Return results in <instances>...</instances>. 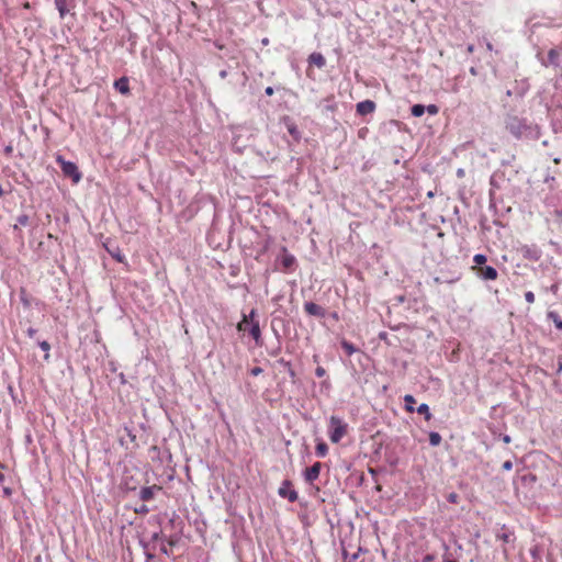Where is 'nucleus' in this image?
Here are the masks:
<instances>
[{
  "label": "nucleus",
  "instance_id": "nucleus-11",
  "mask_svg": "<svg viewBox=\"0 0 562 562\" xmlns=\"http://www.w3.org/2000/svg\"><path fill=\"white\" fill-rule=\"evenodd\" d=\"M160 488L161 487L158 486V485L142 487L140 491H139V498L143 502H149V501H151L154 498L155 492L159 491Z\"/></svg>",
  "mask_w": 562,
  "mask_h": 562
},
{
  "label": "nucleus",
  "instance_id": "nucleus-18",
  "mask_svg": "<svg viewBox=\"0 0 562 562\" xmlns=\"http://www.w3.org/2000/svg\"><path fill=\"white\" fill-rule=\"evenodd\" d=\"M281 263L284 269H291L293 267V265L295 263V258L293 255L285 252L281 259Z\"/></svg>",
  "mask_w": 562,
  "mask_h": 562
},
{
  "label": "nucleus",
  "instance_id": "nucleus-28",
  "mask_svg": "<svg viewBox=\"0 0 562 562\" xmlns=\"http://www.w3.org/2000/svg\"><path fill=\"white\" fill-rule=\"evenodd\" d=\"M38 346L40 348L45 351V356H44V359L47 360L49 358V350H50V345L48 341L46 340H43V341H38Z\"/></svg>",
  "mask_w": 562,
  "mask_h": 562
},
{
  "label": "nucleus",
  "instance_id": "nucleus-43",
  "mask_svg": "<svg viewBox=\"0 0 562 562\" xmlns=\"http://www.w3.org/2000/svg\"><path fill=\"white\" fill-rule=\"evenodd\" d=\"M144 553H145V557H146V562H150L155 558V554L151 553L150 551H147V552H144Z\"/></svg>",
  "mask_w": 562,
  "mask_h": 562
},
{
  "label": "nucleus",
  "instance_id": "nucleus-32",
  "mask_svg": "<svg viewBox=\"0 0 562 562\" xmlns=\"http://www.w3.org/2000/svg\"><path fill=\"white\" fill-rule=\"evenodd\" d=\"M447 501H448L449 503L457 504V503H458V501H459V495H458L457 493H454V492L449 493V494L447 495Z\"/></svg>",
  "mask_w": 562,
  "mask_h": 562
},
{
  "label": "nucleus",
  "instance_id": "nucleus-15",
  "mask_svg": "<svg viewBox=\"0 0 562 562\" xmlns=\"http://www.w3.org/2000/svg\"><path fill=\"white\" fill-rule=\"evenodd\" d=\"M114 88L121 92L122 94L130 93L128 79L126 77H121L114 82Z\"/></svg>",
  "mask_w": 562,
  "mask_h": 562
},
{
  "label": "nucleus",
  "instance_id": "nucleus-57",
  "mask_svg": "<svg viewBox=\"0 0 562 562\" xmlns=\"http://www.w3.org/2000/svg\"><path fill=\"white\" fill-rule=\"evenodd\" d=\"M503 539H504L505 541H507V540H508V536H507V535H504V536H503Z\"/></svg>",
  "mask_w": 562,
  "mask_h": 562
},
{
  "label": "nucleus",
  "instance_id": "nucleus-52",
  "mask_svg": "<svg viewBox=\"0 0 562 562\" xmlns=\"http://www.w3.org/2000/svg\"><path fill=\"white\" fill-rule=\"evenodd\" d=\"M470 72H471L472 75H476V69H475L474 67H472V68L470 69Z\"/></svg>",
  "mask_w": 562,
  "mask_h": 562
},
{
  "label": "nucleus",
  "instance_id": "nucleus-37",
  "mask_svg": "<svg viewBox=\"0 0 562 562\" xmlns=\"http://www.w3.org/2000/svg\"><path fill=\"white\" fill-rule=\"evenodd\" d=\"M262 372H263V370L260 367H254L250 370V374L254 375V376H257V375L261 374Z\"/></svg>",
  "mask_w": 562,
  "mask_h": 562
},
{
  "label": "nucleus",
  "instance_id": "nucleus-33",
  "mask_svg": "<svg viewBox=\"0 0 562 562\" xmlns=\"http://www.w3.org/2000/svg\"><path fill=\"white\" fill-rule=\"evenodd\" d=\"M426 111L431 115H436L438 113L439 109L436 104H429L426 106Z\"/></svg>",
  "mask_w": 562,
  "mask_h": 562
},
{
  "label": "nucleus",
  "instance_id": "nucleus-34",
  "mask_svg": "<svg viewBox=\"0 0 562 562\" xmlns=\"http://www.w3.org/2000/svg\"><path fill=\"white\" fill-rule=\"evenodd\" d=\"M525 300L528 302V303H533L535 302V294L533 292L531 291H528L525 293Z\"/></svg>",
  "mask_w": 562,
  "mask_h": 562
},
{
  "label": "nucleus",
  "instance_id": "nucleus-47",
  "mask_svg": "<svg viewBox=\"0 0 562 562\" xmlns=\"http://www.w3.org/2000/svg\"><path fill=\"white\" fill-rule=\"evenodd\" d=\"M562 371V358L558 359V369L557 372L560 373Z\"/></svg>",
  "mask_w": 562,
  "mask_h": 562
},
{
  "label": "nucleus",
  "instance_id": "nucleus-24",
  "mask_svg": "<svg viewBox=\"0 0 562 562\" xmlns=\"http://www.w3.org/2000/svg\"><path fill=\"white\" fill-rule=\"evenodd\" d=\"M441 440H442V438H441L440 434H438L436 431H431L429 434V443H430V446L437 447V446H439L441 443Z\"/></svg>",
  "mask_w": 562,
  "mask_h": 562
},
{
  "label": "nucleus",
  "instance_id": "nucleus-58",
  "mask_svg": "<svg viewBox=\"0 0 562 562\" xmlns=\"http://www.w3.org/2000/svg\"><path fill=\"white\" fill-rule=\"evenodd\" d=\"M262 43H263V44H267V43H268V38H265V40L262 41Z\"/></svg>",
  "mask_w": 562,
  "mask_h": 562
},
{
  "label": "nucleus",
  "instance_id": "nucleus-35",
  "mask_svg": "<svg viewBox=\"0 0 562 562\" xmlns=\"http://www.w3.org/2000/svg\"><path fill=\"white\" fill-rule=\"evenodd\" d=\"M161 538H162V533H161V531H156V532H154V533L151 535V537H150V542H156V541H158V540H161Z\"/></svg>",
  "mask_w": 562,
  "mask_h": 562
},
{
  "label": "nucleus",
  "instance_id": "nucleus-29",
  "mask_svg": "<svg viewBox=\"0 0 562 562\" xmlns=\"http://www.w3.org/2000/svg\"><path fill=\"white\" fill-rule=\"evenodd\" d=\"M250 327V323L246 317L243 316V319L237 324V330L238 331H248Z\"/></svg>",
  "mask_w": 562,
  "mask_h": 562
},
{
  "label": "nucleus",
  "instance_id": "nucleus-3",
  "mask_svg": "<svg viewBox=\"0 0 562 562\" xmlns=\"http://www.w3.org/2000/svg\"><path fill=\"white\" fill-rule=\"evenodd\" d=\"M56 161L65 177L70 178L75 183L81 180L82 175L75 162L66 160L60 155L56 157Z\"/></svg>",
  "mask_w": 562,
  "mask_h": 562
},
{
  "label": "nucleus",
  "instance_id": "nucleus-42",
  "mask_svg": "<svg viewBox=\"0 0 562 562\" xmlns=\"http://www.w3.org/2000/svg\"><path fill=\"white\" fill-rule=\"evenodd\" d=\"M167 542H168L169 546L175 547L178 543V538L177 537H170Z\"/></svg>",
  "mask_w": 562,
  "mask_h": 562
},
{
  "label": "nucleus",
  "instance_id": "nucleus-53",
  "mask_svg": "<svg viewBox=\"0 0 562 562\" xmlns=\"http://www.w3.org/2000/svg\"><path fill=\"white\" fill-rule=\"evenodd\" d=\"M220 75H221V77H222V78H225V77H226V71H225V70H223V71H221V74H220Z\"/></svg>",
  "mask_w": 562,
  "mask_h": 562
},
{
  "label": "nucleus",
  "instance_id": "nucleus-14",
  "mask_svg": "<svg viewBox=\"0 0 562 562\" xmlns=\"http://www.w3.org/2000/svg\"><path fill=\"white\" fill-rule=\"evenodd\" d=\"M308 63L318 68H323L326 65V59L321 53L314 52L308 56Z\"/></svg>",
  "mask_w": 562,
  "mask_h": 562
},
{
  "label": "nucleus",
  "instance_id": "nucleus-45",
  "mask_svg": "<svg viewBox=\"0 0 562 562\" xmlns=\"http://www.w3.org/2000/svg\"><path fill=\"white\" fill-rule=\"evenodd\" d=\"M13 153V147L11 145H8L5 148H4V154L7 156H10L11 154Z\"/></svg>",
  "mask_w": 562,
  "mask_h": 562
},
{
  "label": "nucleus",
  "instance_id": "nucleus-55",
  "mask_svg": "<svg viewBox=\"0 0 562 562\" xmlns=\"http://www.w3.org/2000/svg\"><path fill=\"white\" fill-rule=\"evenodd\" d=\"M445 562H457V561L452 560V559H446Z\"/></svg>",
  "mask_w": 562,
  "mask_h": 562
},
{
  "label": "nucleus",
  "instance_id": "nucleus-38",
  "mask_svg": "<svg viewBox=\"0 0 562 562\" xmlns=\"http://www.w3.org/2000/svg\"><path fill=\"white\" fill-rule=\"evenodd\" d=\"M149 512L148 507L146 505H142L138 508H135V513L137 514H147Z\"/></svg>",
  "mask_w": 562,
  "mask_h": 562
},
{
  "label": "nucleus",
  "instance_id": "nucleus-16",
  "mask_svg": "<svg viewBox=\"0 0 562 562\" xmlns=\"http://www.w3.org/2000/svg\"><path fill=\"white\" fill-rule=\"evenodd\" d=\"M30 225V217L26 214H20L16 217V223L13 225L14 232H21L20 226H29Z\"/></svg>",
  "mask_w": 562,
  "mask_h": 562
},
{
  "label": "nucleus",
  "instance_id": "nucleus-56",
  "mask_svg": "<svg viewBox=\"0 0 562 562\" xmlns=\"http://www.w3.org/2000/svg\"><path fill=\"white\" fill-rule=\"evenodd\" d=\"M461 175H463V170H462V169H459V170H458V176H461Z\"/></svg>",
  "mask_w": 562,
  "mask_h": 562
},
{
  "label": "nucleus",
  "instance_id": "nucleus-50",
  "mask_svg": "<svg viewBox=\"0 0 562 562\" xmlns=\"http://www.w3.org/2000/svg\"><path fill=\"white\" fill-rule=\"evenodd\" d=\"M486 48H487L488 50H492V49H493V45H492V43L486 42Z\"/></svg>",
  "mask_w": 562,
  "mask_h": 562
},
{
  "label": "nucleus",
  "instance_id": "nucleus-40",
  "mask_svg": "<svg viewBox=\"0 0 562 562\" xmlns=\"http://www.w3.org/2000/svg\"><path fill=\"white\" fill-rule=\"evenodd\" d=\"M139 544L142 546V548H143L144 552L150 551V550H149V549H150V542H146V541H144V540H140V541H139Z\"/></svg>",
  "mask_w": 562,
  "mask_h": 562
},
{
  "label": "nucleus",
  "instance_id": "nucleus-51",
  "mask_svg": "<svg viewBox=\"0 0 562 562\" xmlns=\"http://www.w3.org/2000/svg\"><path fill=\"white\" fill-rule=\"evenodd\" d=\"M331 317H333L334 319H336V321H337V319H338V314H337L336 312H334V313L331 314Z\"/></svg>",
  "mask_w": 562,
  "mask_h": 562
},
{
  "label": "nucleus",
  "instance_id": "nucleus-27",
  "mask_svg": "<svg viewBox=\"0 0 562 562\" xmlns=\"http://www.w3.org/2000/svg\"><path fill=\"white\" fill-rule=\"evenodd\" d=\"M341 348L346 351L348 356H351L353 352L357 351V348L347 340L341 341Z\"/></svg>",
  "mask_w": 562,
  "mask_h": 562
},
{
  "label": "nucleus",
  "instance_id": "nucleus-13",
  "mask_svg": "<svg viewBox=\"0 0 562 562\" xmlns=\"http://www.w3.org/2000/svg\"><path fill=\"white\" fill-rule=\"evenodd\" d=\"M285 126H286L289 134L292 136V138L295 142H300L302 135H301L299 127L290 119L285 120Z\"/></svg>",
  "mask_w": 562,
  "mask_h": 562
},
{
  "label": "nucleus",
  "instance_id": "nucleus-8",
  "mask_svg": "<svg viewBox=\"0 0 562 562\" xmlns=\"http://www.w3.org/2000/svg\"><path fill=\"white\" fill-rule=\"evenodd\" d=\"M476 273L477 276L483 279V280H496L497 279V270L492 267V266H483V267H479L476 269Z\"/></svg>",
  "mask_w": 562,
  "mask_h": 562
},
{
  "label": "nucleus",
  "instance_id": "nucleus-20",
  "mask_svg": "<svg viewBox=\"0 0 562 562\" xmlns=\"http://www.w3.org/2000/svg\"><path fill=\"white\" fill-rule=\"evenodd\" d=\"M417 413L424 415L426 420H430L432 418V414L430 413L429 406L426 403H422L417 407Z\"/></svg>",
  "mask_w": 562,
  "mask_h": 562
},
{
  "label": "nucleus",
  "instance_id": "nucleus-54",
  "mask_svg": "<svg viewBox=\"0 0 562 562\" xmlns=\"http://www.w3.org/2000/svg\"><path fill=\"white\" fill-rule=\"evenodd\" d=\"M513 94L512 90L506 91V95L510 97Z\"/></svg>",
  "mask_w": 562,
  "mask_h": 562
},
{
  "label": "nucleus",
  "instance_id": "nucleus-41",
  "mask_svg": "<svg viewBox=\"0 0 562 562\" xmlns=\"http://www.w3.org/2000/svg\"><path fill=\"white\" fill-rule=\"evenodd\" d=\"M36 333H37V330H36L35 328H33V327H30V328H27V330H26V334H27V336H29L30 338H33V337L35 336V334H36Z\"/></svg>",
  "mask_w": 562,
  "mask_h": 562
},
{
  "label": "nucleus",
  "instance_id": "nucleus-21",
  "mask_svg": "<svg viewBox=\"0 0 562 562\" xmlns=\"http://www.w3.org/2000/svg\"><path fill=\"white\" fill-rule=\"evenodd\" d=\"M548 318L553 322L554 326L558 329L562 330V319L560 318V316L557 312H549Z\"/></svg>",
  "mask_w": 562,
  "mask_h": 562
},
{
  "label": "nucleus",
  "instance_id": "nucleus-30",
  "mask_svg": "<svg viewBox=\"0 0 562 562\" xmlns=\"http://www.w3.org/2000/svg\"><path fill=\"white\" fill-rule=\"evenodd\" d=\"M244 317H246V319H248V322L250 324H252L254 322H259L258 319V313H257V310L252 308L249 314H243Z\"/></svg>",
  "mask_w": 562,
  "mask_h": 562
},
{
  "label": "nucleus",
  "instance_id": "nucleus-59",
  "mask_svg": "<svg viewBox=\"0 0 562 562\" xmlns=\"http://www.w3.org/2000/svg\"><path fill=\"white\" fill-rule=\"evenodd\" d=\"M2 480H3V474L0 473V481H2Z\"/></svg>",
  "mask_w": 562,
  "mask_h": 562
},
{
  "label": "nucleus",
  "instance_id": "nucleus-19",
  "mask_svg": "<svg viewBox=\"0 0 562 562\" xmlns=\"http://www.w3.org/2000/svg\"><path fill=\"white\" fill-rule=\"evenodd\" d=\"M559 52L554 48L550 49L548 53V64L547 65H553L555 67L559 66Z\"/></svg>",
  "mask_w": 562,
  "mask_h": 562
},
{
  "label": "nucleus",
  "instance_id": "nucleus-17",
  "mask_svg": "<svg viewBox=\"0 0 562 562\" xmlns=\"http://www.w3.org/2000/svg\"><path fill=\"white\" fill-rule=\"evenodd\" d=\"M108 252L111 255L112 258H114L117 262H124L125 257L122 255L119 247H115L114 249L109 248L105 246Z\"/></svg>",
  "mask_w": 562,
  "mask_h": 562
},
{
  "label": "nucleus",
  "instance_id": "nucleus-46",
  "mask_svg": "<svg viewBox=\"0 0 562 562\" xmlns=\"http://www.w3.org/2000/svg\"><path fill=\"white\" fill-rule=\"evenodd\" d=\"M265 93L270 97L274 93V90L272 87H267Z\"/></svg>",
  "mask_w": 562,
  "mask_h": 562
},
{
  "label": "nucleus",
  "instance_id": "nucleus-2",
  "mask_svg": "<svg viewBox=\"0 0 562 562\" xmlns=\"http://www.w3.org/2000/svg\"><path fill=\"white\" fill-rule=\"evenodd\" d=\"M347 432V424L338 416H331L329 419V439L333 443H338Z\"/></svg>",
  "mask_w": 562,
  "mask_h": 562
},
{
  "label": "nucleus",
  "instance_id": "nucleus-31",
  "mask_svg": "<svg viewBox=\"0 0 562 562\" xmlns=\"http://www.w3.org/2000/svg\"><path fill=\"white\" fill-rule=\"evenodd\" d=\"M487 258L485 255L483 254H476L474 257H473V261L475 265L482 267L485 262H486Z\"/></svg>",
  "mask_w": 562,
  "mask_h": 562
},
{
  "label": "nucleus",
  "instance_id": "nucleus-36",
  "mask_svg": "<svg viewBox=\"0 0 562 562\" xmlns=\"http://www.w3.org/2000/svg\"><path fill=\"white\" fill-rule=\"evenodd\" d=\"M315 374L317 378H323L326 374V370L323 367H317L315 369Z\"/></svg>",
  "mask_w": 562,
  "mask_h": 562
},
{
  "label": "nucleus",
  "instance_id": "nucleus-1",
  "mask_svg": "<svg viewBox=\"0 0 562 562\" xmlns=\"http://www.w3.org/2000/svg\"><path fill=\"white\" fill-rule=\"evenodd\" d=\"M505 130L516 139H532L540 137L541 131L537 124H532L525 117L507 112L504 117Z\"/></svg>",
  "mask_w": 562,
  "mask_h": 562
},
{
  "label": "nucleus",
  "instance_id": "nucleus-44",
  "mask_svg": "<svg viewBox=\"0 0 562 562\" xmlns=\"http://www.w3.org/2000/svg\"><path fill=\"white\" fill-rule=\"evenodd\" d=\"M160 552L166 555H170V551L167 549L165 544L160 546Z\"/></svg>",
  "mask_w": 562,
  "mask_h": 562
},
{
  "label": "nucleus",
  "instance_id": "nucleus-12",
  "mask_svg": "<svg viewBox=\"0 0 562 562\" xmlns=\"http://www.w3.org/2000/svg\"><path fill=\"white\" fill-rule=\"evenodd\" d=\"M248 333L257 345H261V329L259 322H254L252 324H250Z\"/></svg>",
  "mask_w": 562,
  "mask_h": 562
},
{
  "label": "nucleus",
  "instance_id": "nucleus-9",
  "mask_svg": "<svg viewBox=\"0 0 562 562\" xmlns=\"http://www.w3.org/2000/svg\"><path fill=\"white\" fill-rule=\"evenodd\" d=\"M520 252L524 258L532 261H538L541 257V251L538 248L531 246H522L520 248Z\"/></svg>",
  "mask_w": 562,
  "mask_h": 562
},
{
  "label": "nucleus",
  "instance_id": "nucleus-22",
  "mask_svg": "<svg viewBox=\"0 0 562 562\" xmlns=\"http://www.w3.org/2000/svg\"><path fill=\"white\" fill-rule=\"evenodd\" d=\"M327 452H328V447L325 442L322 441L316 445L315 453L317 457L323 458L327 454Z\"/></svg>",
  "mask_w": 562,
  "mask_h": 562
},
{
  "label": "nucleus",
  "instance_id": "nucleus-48",
  "mask_svg": "<svg viewBox=\"0 0 562 562\" xmlns=\"http://www.w3.org/2000/svg\"><path fill=\"white\" fill-rule=\"evenodd\" d=\"M502 440H503V442H505V443H509L512 439H510V436H508V435H504V436L502 437Z\"/></svg>",
  "mask_w": 562,
  "mask_h": 562
},
{
  "label": "nucleus",
  "instance_id": "nucleus-10",
  "mask_svg": "<svg viewBox=\"0 0 562 562\" xmlns=\"http://www.w3.org/2000/svg\"><path fill=\"white\" fill-rule=\"evenodd\" d=\"M375 110V103L371 100H364L359 103H357V113L359 115H367Z\"/></svg>",
  "mask_w": 562,
  "mask_h": 562
},
{
  "label": "nucleus",
  "instance_id": "nucleus-49",
  "mask_svg": "<svg viewBox=\"0 0 562 562\" xmlns=\"http://www.w3.org/2000/svg\"><path fill=\"white\" fill-rule=\"evenodd\" d=\"M467 52L472 54L474 52V45L473 44H469L468 47H467Z\"/></svg>",
  "mask_w": 562,
  "mask_h": 562
},
{
  "label": "nucleus",
  "instance_id": "nucleus-6",
  "mask_svg": "<svg viewBox=\"0 0 562 562\" xmlns=\"http://www.w3.org/2000/svg\"><path fill=\"white\" fill-rule=\"evenodd\" d=\"M322 469L321 462H315L312 467L306 468L303 476L306 483L312 484L314 481H316L319 476Z\"/></svg>",
  "mask_w": 562,
  "mask_h": 562
},
{
  "label": "nucleus",
  "instance_id": "nucleus-4",
  "mask_svg": "<svg viewBox=\"0 0 562 562\" xmlns=\"http://www.w3.org/2000/svg\"><path fill=\"white\" fill-rule=\"evenodd\" d=\"M292 482L290 480H284L281 486L278 490V494L282 498H288L289 502L294 503L297 501L299 495L295 490L291 488Z\"/></svg>",
  "mask_w": 562,
  "mask_h": 562
},
{
  "label": "nucleus",
  "instance_id": "nucleus-5",
  "mask_svg": "<svg viewBox=\"0 0 562 562\" xmlns=\"http://www.w3.org/2000/svg\"><path fill=\"white\" fill-rule=\"evenodd\" d=\"M77 1L75 0H55L56 9L59 12L60 18H64L66 14L70 13L76 7Z\"/></svg>",
  "mask_w": 562,
  "mask_h": 562
},
{
  "label": "nucleus",
  "instance_id": "nucleus-39",
  "mask_svg": "<svg viewBox=\"0 0 562 562\" xmlns=\"http://www.w3.org/2000/svg\"><path fill=\"white\" fill-rule=\"evenodd\" d=\"M502 469L505 471H510L513 469V462L507 460L503 463Z\"/></svg>",
  "mask_w": 562,
  "mask_h": 562
},
{
  "label": "nucleus",
  "instance_id": "nucleus-26",
  "mask_svg": "<svg viewBox=\"0 0 562 562\" xmlns=\"http://www.w3.org/2000/svg\"><path fill=\"white\" fill-rule=\"evenodd\" d=\"M404 402H405L406 411L414 412V404L416 403L414 396L409 395V394L405 395L404 396Z\"/></svg>",
  "mask_w": 562,
  "mask_h": 562
},
{
  "label": "nucleus",
  "instance_id": "nucleus-7",
  "mask_svg": "<svg viewBox=\"0 0 562 562\" xmlns=\"http://www.w3.org/2000/svg\"><path fill=\"white\" fill-rule=\"evenodd\" d=\"M304 311L310 316H315L318 318H324L326 315V310L322 307L321 305L314 303V302H305L304 303Z\"/></svg>",
  "mask_w": 562,
  "mask_h": 562
},
{
  "label": "nucleus",
  "instance_id": "nucleus-25",
  "mask_svg": "<svg viewBox=\"0 0 562 562\" xmlns=\"http://www.w3.org/2000/svg\"><path fill=\"white\" fill-rule=\"evenodd\" d=\"M278 362L285 368V370L288 371L289 375L292 379L295 378V371L293 370L290 361H286L283 358H281V359L278 360Z\"/></svg>",
  "mask_w": 562,
  "mask_h": 562
},
{
  "label": "nucleus",
  "instance_id": "nucleus-23",
  "mask_svg": "<svg viewBox=\"0 0 562 562\" xmlns=\"http://www.w3.org/2000/svg\"><path fill=\"white\" fill-rule=\"evenodd\" d=\"M426 111V106L423 104H414L411 109V113L415 117L422 116Z\"/></svg>",
  "mask_w": 562,
  "mask_h": 562
}]
</instances>
